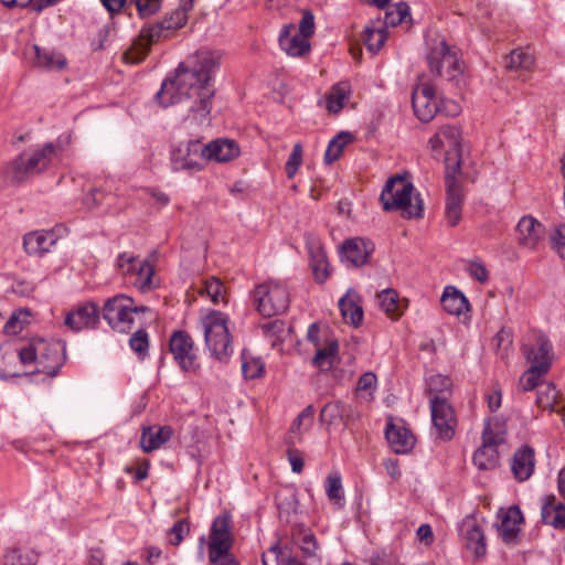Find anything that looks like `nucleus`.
Here are the masks:
<instances>
[{"mask_svg": "<svg viewBox=\"0 0 565 565\" xmlns=\"http://www.w3.org/2000/svg\"><path fill=\"white\" fill-rule=\"evenodd\" d=\"M414 185L403 177L390 178L380 195L383 210L386 212L399 211L404 218H420L424 213V203L419 193L414 194Z\"/></svg>", "mask_w": 565, "mask_h": 565, "instance_id": "20e7f679", "label": "nucleus"}, {"mask_svg": "<svg viewBox=\"0 0 565 565\" xmlns=\"http://www.w3.org/2000/svg\"><path fill=\"white\" fill-rule=\"evenodd\" d=\"M134 300L125 295H116L106 300L103 308V318L109 327L117 332H127L134 324L131 303Z\"/></svg>", "mask_w": 565, "mask_h": 565, "instance_id": "9d476101", "label": "nucleus"}, {"mask_svg": "<svg viewBox=\"0 0 565 565\" xmlns=\"http://www.w3.org/2000/svg\"><path fill=\"white\" fill-rule=\"evenodd\" d=\"M302 162V146L297 142L292 147V151L285 166L286 174L289 179L294 178L297 173L298 168Z\"/></svg>", "mask_w": 565, "mask_h": 565, "instance_id": "6e6d98bb", "label": "nucleus"}, {"mask_svg": "<svg viewBox=\"0 0 565 565\" xmlns=\"http://www.w3.org/2000/svg\"><path fill=\"white\" fill-rule=\"evenodd\" d=\"M56 239L52 231H35L23 237V247L29 255H42L51 249Z\"/></svg>", "mask_w": 565, "mask_h": 565, "instance_id": "cd10ccee", "label": "nucleus"}, {"mask_svg": "<svg viewBox=\"0 0 565 565\" xmlns=\"http://www.w3.org/2000/svg\"><path fill=\"white\" fill-rule=\"evenodd\" d=\"M534 62L533 54L522 49H516L505 57V67L510 71H530Z\"/></svg>", "mask_w": 565, "mask_h": 565, "instance_id": "a19ab883", "label": "nucleus"}, {"mask_svg": "<svg viewBox=\"0 0 565 565\" xmlns=\"http://www.w3.org/2000/svg\"><path fill=\"white\" fill-rule=\"evenodd\" d=\"M209 561L211 565H238L235 556L231 553V548H222L217 556L213 551H209Z\"/></svg>", "mask_w": 565, "mask_h": 565, "instance_id": "0e129e2a", "label": "nucleus"}, {"mask_svg": "<svg viewBox=\"0 0 565 565\" xmlns=\"http://www.w3.org/2000/svg\"><path fill=\"white\" fill-rule=\"evenodd\" d=\"M535 456L534 450L525 445L519 448L511 460V471L518 481L527 480L534 472Z\"/></svg>", "mask_w": 565, "mask_h": 565, "instance_id": "a878e982", "label": "nucleus"}, {"mask_svg": "<svg viewBox=\"0 0 565 565\" xmlns=\"http://www.w3.org/2000/svg\"><path fill=\"white\" fill-rule=\"evenodd\" d=\"M205 163L203 143L199 140L180 143L171 152V167L174 171H199L204 168Z\"/></svg>", "mask_w": 565, "mask_h": 565, "instance_id": "4468645a", "label": "nucleus"}, {"mask_svg": "<svg viewBox=\"0 0 565 565\" xmlns=\"http://www.w3.org/2000/svg\"><path fill=\"white\" fill-rule=\"evenodd\" d=\"M315 30H316V24H315V15H313L312 11L309 9L302 10V17L299 22V33L303 38H310L311 35H313Z\"/></svg>", "mask_w": 565, "mask_h": 565, "instance_id": "680f3d73", "label": "nucleus"}, {"mask_svg": "<svg viewBox=\"0 0 565 565\" xmlns=\"http://www.w3.org/2000/svg\"><path fill=\"white\" fill-rule=\"evenodd\" d=\"M262 330L267 337H275L281 340L284 334L287 332V326L284 320L276 319L262 324Z\"/></svg>", "mask_w": 565, "mask_h": 565, "instance_id": "bf43d9fd", "label": "nucleus"}, {"mask_svg": "<svg viewBox=\"0 0 565 565\" xmlns=\"http://www.w3.org/2000/svg\"><path fill=\"white\" fill-rule=\"evenodd\" d=\"M100 322V309L96 301L87 300L77 303L66 312L64 324L74 332L95 330Z\"/></svg>", "mask_w": 565, "mask_h": 565, "instance_id": "f8f14e48", "label": "nucleus"}, {"mask_svg": "<svg viewBox=\"0 0 565 565\" xmlns=\"http://www.w3.org/2000/svg\"><path fill=\"white\" fill-rule=\"evenodd\" d=\"M154 267L148 260L139 263L137 270L131 277L132 284L142 292L151 290L156 285L153 282Z\"/></svg>", "mask_w": 565, "mask_h": 565, "instance_id": "ea45409f", "label": "nucleus"}, {"mask_svg": "<svg viewBox=\"0 0 565 565\" xmlns=\"http://www.w3.org/2000/svg\"><path fill=\"white\" fill-rule=\"evenodd\" d=\"M352 141V136L349 132L341 131L335 137H333L324 152V162L330 164L337 161L342 152L344 147Z\"/></svg>", "mask_w": 565, "mask_h": 565, "instance_id": "79ce46f5", "label": "nucleus"}, {"mask_svg": "<svg viewBox=\"0 0 565 565\" xmlns=\"http://www.w3.org/2000/svg\"><path fill=\"white\" fill-rule=\"evenodd\" d=\"M141 18L154 14L160 9V0H132Z\"/></svg>", "mask_w": 565, "mask_h": 565, "instance_id": "69168bd1", "label": "nucleus"}, {"mask_svg": "<svg viewBox=\"0 0 565 565\" xmlns=\"http://www.w3.org/2000/svg\"><path fill=\"white\" fill-rule=\"evenodd\" d=\"M522 353L530 363V366H537L542 371H550L554 360V350L545 334L536 333L533 343H524L522 345Z\"/></svg>", "mask_w": 565, "mask_h": 565, "instance_id": "f3484780", "label": "nucleus"}, {"mask_svg": "<svg viewBox=\"0 0 565 565\" xmlns=\"http://www.w3.org/2000/svg\"><path fill=\"white\" fill-rule=\"evenodd\" d=\"M548 371H542L537 366H530L519 380V388L522 392H530L537 387Z\"/></svg>", "mask_w": 565, "mask_h": 565, "instance_id": "a18cd8bd", "label": "nucleus"}, {"mask_svg": "<svg viewBox=\"0 0 565 565\" xmlns=\"http://www.w3.org/2000/svg\"><path fill=\"white\" fill-rule=\"evenodd\" d=\"M34 51V65L44 71H62L67 65L66 57L54 50L42 49L39 45H33Z\"/></svg>", "mask_w": 565, "mask_h": 565, "instance_id": "c756f323", "label": "nucleus"}, {"mask_svg": "<svg viewBox=\"0 0 565 565\" xmlns=\"http://www.w3.org/2000/svg\"><path fill=\"white\" fill-rule=\"evenodd\" d=\"M56 153L57 149L52 142L45 143L32 154L22 153L13 159L7 166L4 175L11 182L20 183L30 175L38 174L45 170Z\"/></svg>", "mask_w": 565, "mask_h": 565, "instance_id": "6e6552de", "label": "nucleus"}, {"mask_svg": "<svg viewBox=\"0 0 565 565\" xmlns=\"http://www.w3.org/2000/svg\"><path fill=\"white\" fill-rule=\"evenodd\" d=\"M349 94V85L348 83H339L331 88V92L327 96V109L330 113L337 114L339 113L344 104V99Z\"/></svg>", "mask_w": 565, "mask_h": 565, "instance_id": "c03bdc74", "label": "nucleus"}, {"mask_svg": "<svg viewBox=\"0 0 565 565\" xmlns=\"http://www.w3.org/2000/svg\"><path fill=\"white\" fill-rule=\"evenodd\" d=\"M191 0H180V6L161 22L145 26L131 46L124 53L127 63L138 64L145 60L153 43L169 38L175 30L182 28L188 21V13L192 10Z\"/></svg>", "mask_w": 565, "mask_h": 565, "instance_id": "f03ea898", "label": "nucleus"}, {"mask_svg": "<svg viewBox=\"0 0 565 565\" xmlns=\"http://www.w3.org/2000/svg\"><path fill=\"white\" fill-rule=\"evenodd\" d=\"M326 493L328 499L338 505H343L344 491L342 487V479L339 472L329 473L324 482Z\"/></svg>", "mask_w": 565, "mask_h": 565, "instance_id": "37998d69", "label": "nucleus"}, {"mask_svg": "<svg viewBox=\"0 0 565 565\" xmlns=\"http://www.w3.org/2000/svg\"><path fill=\"white\" fill-rule=\"evenodd\" d=\"M295 25L292 23L284 25L279 34V45L290 56H302L310 50L308 38L300 33L292 34Z\"/></svg>", "mask_w": 565, "mask_h": 565, "instance_id": "bb28decb", "label": "nucleus"}, {"mask_svg": "<svg viewBox=\"0 0 565 565\" xmlns=\"http://www.w3.org/2000/svg\"><path fill=\"white\" fill-rule=\"evenodd\" d=\"M294 540L299 546L303 558L319 564L321 561L320 546L313 532L309 529L300 527L294 532Z\"/></svg>", "mask_w": 565, "mask_h": 565, "instance_id": "c85d7f7f", "label": "nucleus"}, {"mask_svg": "<svg viewBox=\"0 0 565 565\" xmlns=\"http://www.w3.org/2000/svg\"><path fill=\"white\" fill-rule=\"evenodd\" d=\"M433 427L436 436L449 441L454 438L457 427V418L452 406L446 396L435 395L429 398Z\"/></svg>", "mask_w": 565, "mask_h": 565, "instance_id": "1a4fd4ad", "label": "nucleus"}, {"mask_svg": "<svg viewBox=\"0 0 565 565\" xmlns=\"http://www.w3.org/2000/svg\"><path fill=\"white\" fill-rule=\"evenodd\" d=\"M217 51L200 50L180 63L173 77H167L156 94L162 107L183 104L186 120L195 124L210 121L215 88L212 83L221 63Z\"/></svg>", "mask_w": 565, "mask_h": 565, "instance_id": "f257e3e1", "label": "nucleus"}, {"mask_svg": "<svg viewBox=\"0 0 565 565\" xmlns=\"http://www.w3.org/2000/svg\"><path fill=\"white\" fill-rule=\"evenodd\" d=\"M544 226L534 217L523 216L518 225V242L521 246L534 249L544 237Z\"/></svg>", "mask_w": 565, "mask_h": 565, "instance_id": "5701e85b", "label": "nucleus"}, {"mask_svg": "<svg viewBox=\"0 0 565 565\" xmlns=\"http://www.w3.org/2000/svg\"><path fill=\"white\" fill-rule=\"evenodd\" d=\"M339 309L345 322L351 323L354 327H359L363 320V309L359 303L358 295L348 290V292L340 298Z\"/></svg>", "mask_w": 565, "mask_h": 565, "instance_id": "473e14b6", "label": "nucleus"}, {"mask_svg": "<svg viewBox=\"0 0 565 565\" xmlns=\"http://www.w3.org/2000/svg\"><path fill=\"white\" fill-rule=\"evenodd\" d=\"M172 435L173 429L170 426H152L143 428L140 438V446L146 452L153 451L168 441Z\"/></svg>", "mask_w": 565, "mask_h": 565, "instance_id": "7c9ffc66", "label": "nucleus"}, {"mask_svg": "<svg viewBox=\"0 0 565 565\" xmlns=\"http://www.w3.org/2000/svg\"><path fill=\"white\" fill-rule=\"evenodd\" d=\"M426 61L429 72L460 87L465 83L462 62L456 50L448 45L446 39L439 34L427 38Z\"/></svg>", "mask_w": 565, "mask_h": 565, "instance_id": "7ed1b4c3", "label": "nucleus"}, {"mask_svg": "<svg viewBox=\"0 0 565 565\" xmlns=\"http://www.w3.org/2000/svg\"><path fill=\"white\" fill-rule=\"evenodd\" d=\"M558 397V391L553 383H547L537 392L536 404L543 409H553Z\"/></svg>", "mask_w": 565, "mask_h": 565, "instance_id": "3c124183", "label": "nucleus"}, {"mask_svg": "<svg viewBox=\"0 0 565 565\" xmlns=\"http://www.w3.org/2000/svg\"><path fill=\"white\" fill-rule=\"evenodd\" d=\"M426 384L430 395L445 396L444 394L450 391L451 380L443 374H433L427 377Z\"/></svg>", "mask_w": 565, "mask_h": 565, "instance_id": "09e8293b", "label": "nucleus"}, {"mask_svg": "<svg viewBox=\"0 0 565 565\" xmlns=\"http://www.w3.org/2000/svg\"><path fill=\"white\" fill-rule=\"evenodd\" d=\"M385 438L395 454H408L416 443L415 436L405 425L395 424L392 419L386 424Z\"/></svg>", "mask_w": 565, "mask_h": 565, "instance_id": "412c9836", "label": "nucleus"}, {"mask_svg": "<svg viewBox=\"0 0 565 565\" xmlns=\"http://www.w3.org/2000/svg\"><path fill=\"white\" fill-rule=\"evenodd\" d=\"M228 321L225 313L216 310H211L202 318L205 345L220 362H227L233 353Z\"/></svg>", "mask_w": 565, "mask_h": 565, "instance_id": "423d86ee", "label": "nucleus"}, {"mask_svg": "<svg viewBox=\"0 0 565 565\" xmlns=\"http://www.w3.org/2000/svg\"><path fill=\"white\" fill-rule=\"evenodd\" d=\"M500 524L498 530L505 543H512L520 533V525L523 522V514L518 505H512L498 514Z\"/></svg>", "mask_w": 565, "mask_h": 565, "instance_id": "b1692460", "label": "nucleus"}, {"mask_svg": "<svg viewBox=\"0 0 565 565\" xmlns=\"http://www.w3.org/2000/svg\"><path fill=\"white\" fill-rule=\"evenodd\" d=\"M459 533L465 542L466 550L471 552L473 561L483 559L487 554L486 537L476 519L466 518L459 526Z\"/></svg>", "mask_w": 565, "mask_h": 565, "instance_id": "a211bd4d", "label": "nucleus"}, {"mask_svg": "<svg viewBox=\"0 0 565 565\" xmlns=\"http://www.w3.org/2000/svg\"><path fill=\"white\" fill-rule=\"evenodd\" d=\"M361 417L360 412L351 404L341 401L327 403L320 412V420L329 426L349 425L355 423Z\"/></svg>", "mask_w": 565, "mask_h": 565, "instance_id": "6ab92c4d", "label": "nucleus"}, {"mask_svg": "<svg viewBox=\"0 0 565 565\" xmlns=\"http://www.w3.org/2000/svg\"><path fill=\"white\" fill-rule=\"evenodd\" d=\"M310 266L318 282H324L329 277L327 255L321 246L310 247Z\"/></svg>", "mask_w": 565, "mask_h": 565, "instance_id": "4c0bfd02", "label": "nucleus"}, {"mask_svg": "<svg viewBox=\"0 0 565 565\" xmlns=\"http://www.w3.org/2000/svg\"><path fill=\"white\" fill-rule=\"evenodd\" d=\"M242 372L245 379L253 380L263 375L264 363L260 359H247L244 352L242 354Z\"/></svg>", "mask_w": 565, "mask_h": 565, "instance_id": "864d4df0", "label": "nucleus"}, {"mask_svg": "<svg viewBox=\"0 0 565 565\" xmlns=\"http://www.w3.org/2000/svg\"><path fill=\"white\" fill-rule=\"evenodd\" d=\"M444 309L454 316H460L469 310V302L465 295L452 286H447L441 296Z\"/></svg>", "mask_w": 565, "mask_h": 565, "instance_id": "c9c22d12", "label": "nucleus"}, {"mask_svg": "<svg viewBox=\"0 0 565 565\" xmlns=\"http://www.w3.org/2000/svg\"><path fill=\"white\" fill-rule=\"evenodd\" d=\"M263 565H303L286 547L271 546L262 557Z\"/></svg>", "mask_w": 565, "mask_h": 565, "instance_id": "e433bc0d", "label": "nucleus"}, {"mask_svg": "<svg viewBox=\"0 0 565 565\" xmlns=\"http://www.w3.org/2000/svg\"><path fill=\"white\" fill-rule=\"evenodd\" d=\"M169 349L182 371L195 372L199 369L198 350L188 332L182 330L172 332Z\"/></svg>", "mask_w": 565, "mask_h": 565, "instance_id": "9b49d317", "label": "nucleus"}, {"mask_svg": "<svg viewBox=\"0 0 565 565\" xmlns=\"http://www.w3.org/2000/svg\"><path fill=\"white\" fill-rule=\"evenodd\" d=\"M363 41L370 52L377 53L386 41V31L365 26Z\"/></svg>", "mask_w": 565, "mask_h": 565, "instance_id": "49530a36", "label": "nucleus"}, {"mask_svg": "<svg viewBox=\"0 0 565 565\" xmlns=\"http://www.w3.org/2000/svg\"><path fill=\"white\" fill-rule=\"evenodd\" d=\"M190 533V526L186 520H179L174 523V525L169 530V542L172 545H179L185 535Z\"/></svg>", "mask_w": 565, "mask_h": 565, "instance_id": "13d9d810", "label": "nucleus"}, {"mask_svg": "<svg viewBox=\"0 0 565 565\" xmlns=\"http://www.w3.org/2000/svg\"><path fill=\"white\" fill-rule=\"evenodd\" d=\"M129 347L140 358H145L149 348V338L147 331L143 329L137 330L129 339Z\"/></svg>", "mask_w": 565, "mask_h": 565, "instance_id": "5fc2aeb1", "label": "nucleus"}, {"mask_svg": "<svg viewBox=\"0 0 565 565\" xmlns=\"http://www.w3.org/2000/svg\"><path fill=\"white\" fill-rule=\"evenodd\" d=\"M513 342L512 333L509 330L501 329L493 338V344L501 358H505Z\"/></svg>", "mask_w": 565, "mask_h": 565, "instance_id": "4d7b16f0", "label": "nucleus"}, {"mask_svg": "<svg viewBox=\"0 0 565 565\" xmlns=\"http://www.w3.org/2000/svg\"><path fill=\"white\" fill-rule=\"evenodd\" d=\"M440 131L444 142L448 147L445 163L454 168L457 161L460 163V129L457 126L446 125L440 127Z\"/></svg>", "mask_w": 565, "mask_h": 565, "instance_id": "2f4dec72", "label": "nucleus"}, {"mask_svg": "<svg viewBox=\"0 0 565 565\" xmlns=\"http://www.w3.org/2000/svg\"><path fill=\"white\" fill-rule=\"evenodd\" d=\"M409 17V7L406 2H398L385 13L384 24L396 26Z\"/></svg>", "mask_w": 565, "mask_h": 565, "instance_id": "8fccbe9b", "label": "nucleus"}, {"mask_svg": "<svg viewBox=\"0 0 565 565\" xmlns=\"http://www.w3.org/2000/svg\"><path fill=\"white\" fill-rule=\"evenodd\" d=\"M412 106L416 117L423 122H429L440 110L434 87L428 83H418L413 87Z\"/></svg>", "mask_w": 565, "mask_h": 565, "instance_id": "dca6fc26", "label": "nucleus"}, {"mask_svg": "<svg viewBox=\"0 0 565 565\" xmlns=\"http://www.w3.org/2000/svg\"><path fill=\"white\" fill-rule=\"evenodd\" d=\"M457 173H459V162L457 161L454 168L447 163L445 217L449 226H456L461 220L463 194L461 185L456 180Z\"/></svg>", "mask_w": 565, "mask_h": 565, "instance_id": "2eb2a0df", "label": "nucleus"}, {"mask_svg": "<svg viewBox=\"0 0 565 565\" xmlns=\"http://www.w3.org/2000/svg\"><path fill=\"white\" fill-rule=\"evenodd\" d=\"M205 162L214 160L216 162H228L239 154L238 145L231 139H216L207 145H203Z\"/></svg>", "mask_w": 565, "mask_h": 565, "instance_id": "393cba45", "label": "nucleus"}, {"mask_svg": "<svg viewBox=\"0 0 565 565\" xmlns=\"http://www.w3.org/2000/svg\"><path fill=\"white\" fill-rule=\"evenodd\" d=\"M550 239L551 247L565 260V225L557 226Z\"/></svg>", "mask_w": 565, "mask_h": 565, "instance_id": "e2e57ef3", "label": "nucleus"}, {"mask_svg": "<svg viewBox=\"0 0 565 565\" xmlns=\"http://www.w3.org/2000/svg\"><path fill=\"white\" fill-rule=\"evenodd\" d=\"M64 348L58 342H47L43 339L31 341L19 350L20 361L24 364L35 363L34 372L55 376L64 362Z\"/></svg>", "mask_w": 565, "mask_h": 565, "instance_id": "39448f33", "label": "nucleus"}, {"mask_svg": "<svg viewBox=\"0 0 565 565\" xmlns=\"http://www.w3.org/2000/svg\"><path fill=\"white\" fill-rule=\"evenodd\" d=\"M339 343L332 337L324 338V344L316 349L312 364L321 371L330 370L338 356Z\"/></svg>", "mask_w": 565, "mask_h": 565, "instance_id": "72a5a7b5", "label": "nucleus"}, {"mask_svg": "<svg viewBox=\"0 0 565 565\" xmlns=\"http://www.w3.org/2000/svg\"><path fill=\"white\" fill-rule=\"evenodd\" d=\"M140 262L141 260H139L134 254L124 252L119 254L116 259V269L120 275L131 277L137 270Z\"/></svg>", "mask_w": 565, "mask_h": 565, "instance_id": "de8ad7c7", "label": "nucleus"}, {"mask_svg": "<svg viewBox=\"0 0 565 565\" xmlns=\"http://www.w3.org/2000/svg\"><path fill=\"white\" fill-rule=\"evenodd\" d=\"M377 379L373 372L363 373L358 381V390L359 391H372L376 388Z\"/></svg>", "mask_w": 565, "mask_h": 565, "instance_id": "774afa93", "label": "nucleus"}, {"mask_svg": "<svg viewBox=\"0 0 565 565\" xmlns=\"http://www.w3.org/2000/svg\"><path fill=\"white\" fill-rule=\"evenodd\" d=\"M313 416H315V408L312 405H308L299 413V415L294 420L291 430L300 431L301 426H305V429H308L312 424Z\"/></svg>", "mask_w": 565, "mask_h": 565, "instance_id": "052dcab7", "label": "nucleus"}, {"mask_svg": "<svg viewBox=\"0 0 565 565\" xmlns=\"http://www.w3.org/2000/svg\"><path fill=\"white\" fill-rule=\"evenodd\" d=\"M542 520L555 529H565V505L555 495H546L542 507Z\"/></svg>", "mask_w": 565, "mask_h": 565, "instance_id": "f704fd0d", "label": "nucleus"}, {"mask_svg": "<svg viewBox=\"0 0 565 565\" xmlns=\"http://www.w3.org/2000/svg\"><path fill=\"white\" fill-rule=\"evenodd\" d=\"M503 439L495 434L489 423L486 424L482 431V444L473 454V465L483 471L494 470L499 467L500 455L498 446Z\"/></svg>", "mask_w": 565, "mask_h": 565, "instance_id": "ddd939ff", "label": "nucleus"}, {"mask_svg": "<svg viewBox=\"0 0 565 565\" xmlns=\"http://www.w3.org/2000/svg\"><path fill=\"white\" fill-rule=\"evenodd\" d=\"M380 307L392 319H397L403 313V306L398 295L393 289H385L377 295Z\"/></svg>", "mask_w": 565, "mask_h": 565, "instance_id": "58836bf2", "label": "nucleus"}, {"mask_svg": "<svg viewBox=\"0 0 565 565\" xmlns=\"http://www.w3.org/2000/svg\"><path fill=\"white\" fill-rule=\"evenodd\" d=\"M370 243L355 237L344 241L340 249L341 260L353 267H360L367 263L371 254Z\"/></svg>", "mask_w": 565, "mask_h": 565, "instance_id": "4be33fe9", "label": "nucleus"}, {"mask_svg": "<svg viewBox=\"0 0 565 565\" xmlns=\"http://www.w3.org/2000/svg\"><path fill=\"white\" fill-rule=\"evenodd\" d=\"M204 291L214 305L225 301V289L220 279L211 277L205 281Z\"/></svg>", "mask_w": 565, "mask_h": 565, "instance_id": "603ef678", "label": "nucleus"}, {"mask_svg": "<svg viewBox=\"0 0 565 565\" xmlns=\"http://www.w3.org/2000/svg\"><path fill=\"white\" fill-rule=\"evenodd\" d=\"M370 565H401V563L393 554L381 551L371 556Z\"/></svg>", "mask_w": 565, "mask_h": 565, "instance_id": "338daca9", "label": "nucleus"}, {"mask_svg": "<svg viewBox=\"0 0 565 565\" xmlns=\"http://www.w3.org/2000/svg\"><path fill=\"white\" fill-rule=\"evenodd\" d=\"M231 523L232 518L227 513L217 515L212 522L209 551H213L216 556L220 555L222 548H232L234 536Z\"/></svg>", "mask_w": 565, "mask_h": 565, "instance_id": "aec40b11", "label": "nucleus"}, {"mask_svg": "<svg viewBox=\"0 0 565 565\" xmlns=\"http://www.w3.org/2000/svg\"><path fill=\"white\" fill-rule=\"evenodd\" d=\"M252 297L256 310L267 318L285 313L290 303L286 284L274 279L256 285Z\"/></svg>", "mask_w": 565, "mask_h": 565, "instance_id": "0eeeda50", "label": "nucleus"}]
</instances>
